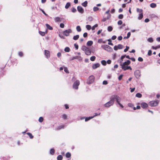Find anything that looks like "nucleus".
<instances>
[{
  "label": "nucleus",
  "mask_w": 160,
  "mask_h": 160,
  "mask_svg": "<svg viewBox=\"0 0 160 160\" xmlns=\"http://www.w3.org/2000/svg\"><path fill=\"white\" fill-rule=\"evenodd\" d=\"M137 11L138 12L140 13H143V10L142 9H140L138 8L137 9Z\"/></svg>",
  "instance_id": "26"
},
{
  "label": "nucleus",
  "mask_w": 160,
  "mask_h": 160,
  "mask_svg": "<svg viewBox=\"0 0 160 160\" xmlns=\"http://www.w3.org/2000/svg\"><path fill=\"white\" fill-rule=\"evenodd\" d=\"M39 33L41 36H44L46 32H44L39 31Z\"/></svg>",
  "instance_id": "23"
},
{
  "label": "nucleus",
  "mask_w": 160,
  "mask_h": 160,
  "mask_svg": "<svg viewBox=\"0 0 160 160\" xmlns=\"http://www.w3.org/2000/svg\"><path fill=\"white\" fill-rule=\"evenodd\" d=\"M112 97L113 98V101H114V99H115L117 103L121 108H122L124 107L120 103L121 99L118 96L115 95H112Z\"/></svg>",
  "instance_id": "1"
},
{
  "label": "nucleus",
  "mask_w": 160,
  "mask_h": 160,
  "mask_svg": "<svg viewBox=\"0 0 160 160\" xmlns=\"http://www.w3.org/2000/svg\"><path fill=\"white\" fill-rule=\"evenodd\" d=\"M93 10L94 12L97 11L99 10V8L96 7H95L93 8Z\"/></svg>",
  "instance_id": "43"
},
{
  "label": "nucleus",
  "mask_w": 160,
  "mask_h": 160,
  "mask_svg": "<svg viewBox=\"0 0 160 160\" xmlns=\"http://www.w3.org/2000/svg\"><path fill=\"white\" fill-rule=\"evenodd\" d=\"M156 4L154 3H151L150 5V7L152 8H155L156 7Z\"/></svg>",
  "instance_id": "22"
},
{
  "label": "nucleus",
  "mask_w": 160,
  "mask_h": 160,
  "mask_svg": "<svg viewBox=\"0 0 160 160\" xmlns=\"http://www.w3.org/2000/svg\"><path fill=\"white\" fill-rule=\"evenodd\" d=\"M141 107L143 108H146L148 107V104L144 102H142L141 103Z\"/></svg>",
  "instance_id": "11"
},
{
  "label": "nucleus",
  "mask_w": 160,
  "mask_h": 160,
  "mask_svg": "<svg viewBox=\"0 0 160 160\" xmlns=\"http://www.w3.org/2000/svg\"><path fill=\"white\" fill-rule=\"evenodd\" d=\"M148 41L149 42H152L153 41V39H152V38H149L148 39Z\"/></svg>",
  "instance_id": "48"
},
{
  "label": "nucleus",
  "mask_w": 160,
  "mask_h": 160,
  "mask_svg": "<svg viewBox=\"0 0 160 160\" xmlns=\"http://www.w3.org/2000/svg\"><path fill=\"white\" fill-rule=\"evenodd\" d=\"M62 118L64 119H67V116L66 114H64L62 115Z\"/></svg>",
  "instance_id": "46"
},
{
  "label": "nucleus",
  "mask_w": 160,
  "mask_h": 160,
  "mask_svg": "<svg viewBox=\"0 0 160 160\" xmlns=\"http://www.w3.org/2000/svg\"><path fill=\"white\" fill-rule=\"evenodd\" d=\"M82 49L85 52V54L87 55H90L91 53L90 49L85 46L82 47Z\"/></svg>",
  "instance_id": "2"
},
{
  "label": "nucleus",
  "mask_w": 160,
  "mask_h": 160,
  "mask_svg": "<svg viewBox=\"0 0 160 160\" xmlns=\"http://www.w3.org/2000/svg\"><path fill=\"white\" fill-rule=\"evenodd\" d=\"M143 17V13H139L138 18L139 20L141 19Z\"/></svg>",
  "instance_id": "17"
},
{
  "label": "nucleus",
  "mask_w": 160,
  "mask_h": 160,
  "mask_svg": "<svg viewBox=\"0 0 160 160\" xmlns=\"http://www.w3.org/2000/svg\"><path fill=\"white\" fill-rule=\"evenodd\" d=\"M70 48L68 47H66L64 49L65 51L66 52H69L70 51Z\"/></svg>",
  "instance_id": "33"
},
{
  "label": "nucleus",
  "mask_w": 160,
  "mask_h": 160,
  "mask_svg": "<svg viewBox=\"0 0 160 160\" xmlns=\"http://www.w3.org/2000/svg\"><path fill=\"white\" fill-rule=\"evenodd\" d=\"M130 35H131V33L130 32H128L127 33V37H124L123 38L124 39H126V38H128L130 37Z\"/></svg>",
  "instance_id": "28"
},
{
  "label": "nucleus",
  "mask_w": 160,
  "mask_h": 160,
  "mask_svg": "<svg viewBox=\"0 0 160 160\" xmlns=\"http://www.w3.org/2000/svg\"><path fill=\"white\" fill-rule=\"evenodd\" d=\"M46 26L48 29L50 30H52L53 29L48 24H46Z\"/></svg>",
  "instance_id": "16"
},
{
  "label": "nucleus",
  "mask_w": 160,
  "mask_h": 160,
  "mask_svg": "<svg viewBox=\"0 0 160 160\" xmlns=\"http://www.w3.org/2000/svg\"><path fill=\"white\" fill-rule=\"evenodd\" d=\"M55 153V150L53 148H52L50 150V153L51 155H53Z\"/></svg>",
  "instance_id": "21"
},
{
  "label": "nucleus",
  "mask_w": 160,
  "mask_h": 160,
  "mask_svg": "<svg viewBox=\"0 0 160 160\" xmlns=\"http://www.w3.org/2000/svg\"><path fill=\"white\" fill-rule=\"evenodd\" d=\"M134 75L136 78H139L141 76V73L140 71L139 70L135 71L134 72Z\"/></svg>",
  "instance_id": "9"
},
{
  "label": "nucleus",
  "mask_w": 160,
  "mask_h": 160,
  "mask_svg": "<svg viewBox=\"0 0 160 160\" xmlns=\"http://www.w3.org/2000/svg\"><path fill=\"white\" fill-rule=\"evenodd\" d=\"M117 38V37L116 36H115V35H114L113 36H112V40H115V39Z\"/></svg>",
  "instance_id": "59"
},
{
  "label": "nucleus",
  "mask_w": 160,
  "mask_h": 160,
  "mask_svg": "<svg viewBox=\"0 0 160 160\" xmlns=\"http://www.w3.org/2000/svg\"><path fill=\"white\" fill-rule=\"evenodd\" d=\"M86 28L88 30H90L91 28V27L90 25H87L86 26Z\"/></svg>",
  "instance_id": "36"
},
{
  "label": "nucleus",
  "mask_w": 160,
  "mask_h": 160,
  "mask_svg": "<svg viewBox=\"0 0 160 160\" xmlns=\"http://www.w3.org/2000/svg\"><path fill=\"white\" fill-rule=\"evenodd\" d=\"M78 11L81 13H83L84 12V10L82 7L81 6H78L77 7Z\"/></svg>",
  "instance_id": "10"
},
{
  "label": "nucleus",
  "mask_w": 160,
  "mask_h": 160,
  "mask_svg": "<svg viewBox=\"0 0 160 160\" xmlns=\"http://www.w3.org/2000/svg\"><path fill=\"white\" fill-rule=\"evenodd\" d=\"M43 118L42 117H40L39 118L38 121L40 122H42L43 121Z\"/></svg>",
  "instance_id": "42"
},
{
  "label": "nucleus",
  "mask_w": 160,
  "mask_h": 160,
  "mask_svg": "<svg viewBox=\"0 0 160 160\" xmlns=\"http://www.w3.org/2000/svg\"><path fill=\"white\" fill-rule=\"evenodd\" d=\"M112 28L111 26H109L108 28V30L109 32H111L112 30Z\"/></svg>",
  "instance_id": "38"
},
{
  "label": "nucleus",
  "mask_w": 160,
  "mask_h": 160,
  "mask_svg": "<svg viewBox=\"0 0 160 160\" xmlns=\"http://www.w3.org/2000/svg\"><path fill=\"white\" fill-rule=\"evenodd\" d=\"M72 32V30L71 29H68L64 31L63 32V34L65 36H69L70 33H71Z\"/></svg>",
  "instance_id": "8"
},
{
  "label": "nucleus",
  "mask_w": 160,
  "mask_h": 160,
  "mask_svg": "<svg viewBox=\"0 0 160 160\" xmlns=\"http://www.w3.org/2000/svg\"><path fill=\"white\" fill-rule=\"evenodd\" d=\"M158 101L156 100L155 101H152L150 102L149 103V104L151 107H156L158 105Z\"/></svg>",
  "instance_id": "4"
},
{
  "label": "nucleus",
  "mask_w": 160,
  "mask_h": 160,
  "mask_svg": "<svg viewBox=\"0 0 160 160\" xmlns=\"http://www.w3.org/2000/svg\"><path fill=\"white\" fill-rule=\"evenodd\" d=\"M70 5H71L70 2H67L65 6V8L66 9H68L70 6Z\"/></svg>",
  "instance_id": "24"
},
{
  "label": "nucleus",
  "mask_w": 160,
  "mask_h": 160,
  "mask_svg": "<svg viewBox=\"0 0 160 160\" xmlns=\"http://www.w3.org/2000/svg\"><path fill=\"white\" fill-rule=\"evenodd\" d=\"M128 107H131V108H132L134 106V105L132 103H128Z\"/></svg>",
  "instance_id": "35"
},
{
  "label": "nucleus",
  "mask_w": 160,
  "mask_h": 160,
  "mask_svg": "<svg viewBox=\"0 0 160 160\" xmlns=\"http://www.w3.org/2000/svg\"><path fill=\"white\" fill-rule=\"evenodd\" d=\"M60 26L61 28H63L64 27V25L63 23H61L60 24Z\"/></svg>",
  "instance_id": "56"
},
{
  "label": "nucleus",
  "mask_w": 160,
  "mask_h": 160,
  "mask_svg": "<svg viewBox=\"0 0 160 160\" xmlns=\"http://www.w3.org/2000/svg\"><path fill=\"white\" fill-rule=\"evenodd\" d=\"M138 60L140 62H142L143 61V59L142 58L139 57L138 58Z\"/></svg>",
  "instance_id": "52"
},
{
  "label": "nucleus",
  "mask_w": 160,
  "mask_h": 160,
  "mask_svg": "<svg viewBox=\"0 0 160 160\" xmlns=\"http://www.w3.org/2000/svg\"><path fill=\"white\" fill-rule=\"evenodd\" d=\"M93 44V42L92 41H88L87 43V44L88 46H91Z\"/></svg>",
  "instance_id": "15"
},
{
  "label": "nucleus",
  "mask_w": 160,
  "mask_h": 160,
  "mask_svg": "<svg viewBox=\"0 0 160 160\" xmlns=\"http://www.w3.org/2000/svg\"><path fill=\"white\" fill-rule=\"evenodd\" d=\"M74 46L76 49H78V45L76 44H74Z\"/></svg>",
  "instance_id": "63"
},
{
  "label": "nucleus",
  "mask_w": 160,
  "mask_h": 160,
  "mask_svg": "<svg viewBox=\"0 0 160 160\" xmlns=\"http://www.w3.org/2000/svg\"><path fill=\"white\" fill-rule=\"evenodd\" d=\"M80 84V82L78 80H77L73 83V88L78 89V86Z\"/></svg>",
  "instance_id": "6"
},
{
  "label": "nucleus",
  "mask_w": 160,
  "mask_h": 160,
  "mask_svg": "<svg viewBox=\"0 0 160 160\" xmlns=\"http://www.w3.org/2000/svg\"><path fill=\"white\" fill-rule=\"evenodd\" d=\"M95 58H96V57L94 56H93L91 57L90 58V59L91 61H93L95 60Z\"/></svg>",
  "instance_id": "37"
},
{
  "label": "nucleus",
  "mask_w": 160,
  "mask_h": 160,
  "mask_svg": "<svg viewBox=\"0 0 160 160\" xmlns=\"http://www.w3.org/2000/svg\"><path fill=\"white\" fill-rule=\"evenodd\" d=\"M130 89H131V92H133L135 89V88H130Z\"/></svg>",
  "instance_id": "64"
},
{
  "label": "nucleus",
  "mask_w": 160,
  "mask_h": 160,
  "mask_svg": "<svg viewBox=\"0 0 160 160\" xmlns=\"http://www.w3.org/2000/svg\"><path fill=\"white\" fill-rule=\"evenodd\" d=\"M136 96L138 98H141L142 97V95L139 93H138L136 94Z\"/></svg>",
  "instance_id": "25"
},
{
  "label": "nucleus",
  "mask_w": 160,
  "mask_h": 160,
  "mask_svg": "<svg viewBox=\"0 0 160 160\" xmlns=\"http://www.w3.org/2000/svg\"><path fill=\"white\" fill-rule=\"evenodd\" d=\"M44 53L47 58H48L50 57V53L49 51L45 50Z\"/></svg>",
  "instance_id": "12"
},
{
  "label": "nucleus",
  "mask_w": 160,
  "mask_h": 160,
  "mask_svg": "<svg viewBox=\"0 0 160 160\" xmlns=\"http://www.w3.org/2000/svg\"><path fill=\"white\" fill-rule=\"evenodd\" d=\"M66 156L67 158H69L71 157V154L69 152H68L66 153Z\"/></svg>",
  "instance_id": "29"
},
{
  "label": "nucleus",
  "mask_w": 160,
  "mask_h": 160,
  "mask_svg": "<svg viewBox=\"0 0 160 160\" xmlns=\"http://www.w3.org/2000/svg\"><path fill=\"white\" fill-rule=\"evenodd\" d=\"M121 66H122V68L125 71L126 69H125L127 68V66H123V65L121 64Z\"/></svg>",
  "instance_id": "44"
},
{
  "label": "nucleus",
  "mask_w": 160,
  "mask_h": 160,
  "mask_svg": "<svg viewBox=\"0 0 160 160\" xmlns=\"http://www.w3.org/2000/svg\"><path fill=\"white\" fill-rule=\"evenodd\" d=\"M62 157L61 155H59L57 157L58 160H62Z\"/></svg>",
  "instance_id": "34"
},
{
  "label": "nucleus",
  "mask_w": 160,
  "mask_h": 160,
  "mask_svg": "<svg viewBox=\"0 0 160 160\" xmlns=\"http://www.w3.org/2000/svg\"><path fill=\"white\" fill-rule=\"evenodd\" d=\"M88 2L87 1H85L84 2H83L82 5V6L84 7H86L87 6Z\"/></svg>",
  "instance_id": "19"
},
{
  "label": "nucleus",
  "mask_w": 160,
  "mask_h": 160,
  "mask_svg": "<svg viewBox=\"0 0 160 160\" xmlns=\"http://www.w3.org/2000/svg\"><path fill=\"white\" fill-rule=\"evenodd\" d=\"M130 61L129 60H127V61L124 62L123 64H121V65H123V66L128 65L130 63Z\"/></svg>",
  "instance_id": "14"
},
{
  "label": "nucleus",
  "mask_w": 160,
  "mask_h": 160,
  "mask_svg": "<svg viewBox=\"0 0 160 160\" xmlns=\"http://www.w3.org/2000/svg\"><path fill=\"white\" fill-rule=\"evenodd\" d=\"M76 29L77 30L78 32H80L81 31V28L79 26H78L77 27Z\"/></svg>",
  "instance_id": "32"
},
{
  "label": "nucleus",
  "mask_w": 160,
  "mask_h": 160,
  "mask_svg": "<svg viewBox=\"0 0 160 160\" xmlns=\"http://www.w3.org/2000/svg\"><path fill=\"white\" fill-rule=\"evenodd\" d=\"M98 26V24H96L93 26L92 28V30H94L95 28Z\"/></svg>",
  "instance_id": "41"
},
{
  "label": "nucleus",
  "mask_w": 160,
  "mask_h": 160,
  "mask_svg": "<svg viewBox=\"0 0 160 160\" xmlns=\"http://www.w3.org/2000/svg\"><path fill=\"white\" fill-rule=\"evenodd\" d=\"M114 101H113V98L111 96L110 98V100L108 102L104 104V106L106 107H109L110 106L112 105L114 103Z\"/></svg>",
  "instance_id": "3"
},
{
  "label": "nucleus",
  "mask_w": 160,
  "mask_h": 160,
  "mask_svg": "<svg viewBox=\"0 0 160 160\" xmlns=\"http://www.w3.org/2000/svg\"><path fill=\"white\" fill-rule=\"evenodd\" d=\"M54 19L55 22H60L61 21L60 18L58 17H56Z\"/></svg>",
  "instance_id": "18"
},
{
  "label": "nucleus",
  "mask_w": 160,
  "mask_h": 160,
  "mask_svg": "<svg viewBox=\"0 0 160 160\" xmlns=\"http://www.w3.org/2000/svg\"><path fill=\"white\" fill-rule=\"evenodd\" d=\"M27 134L29 136L30 138L32 139L33 138V136L31 133L30 132H28Z\"/></svg>",
  "instance_id": "30"
},
{
  "label": "nucleus",
  "mask_w": 160,
  "mask_h": 160,
  "mask_svg": "<svg viewBox=\"0 0 160 160\" xmlns=\"http://www.w3.org/2000/svg\"><path fill=\"white\" fill-rule=\"evenodd\" d=\"M129 49V47L128 46H126V48L124 49V51L125 52H126Z\"/></svg>",
  "instance_id": "49"
},
{
  "label": "nucleus",
  "mask_w": 160,
  "mask_h": 160,
  "mask_svg": "<svg viewBox=\"0 0 160 160\" xmlns=\"http://www.w3.org/2000/svg\"><path fill=\"white\" fill-rule=\"evenodd\" d=\"M79 36L78 35L74 36L73 37V39L75 40H78L79 38Z\"/></svg>",
  "instance_id": "20"
},
{
  "label": "nucleus",
  "mask_w": 160,
  "mask_h": 160,
  "mask_svg": "<svg viewBox=\"0 0 160 160\" xmlns=\"http://www.w3.org/2000/svg\"><path fill=\"white\" fill-rule=\"evenodd\" d=\"M93 118V117H90L88 118H85V121H87L89 120H90L92 118Z\"/></svg>",
  "instance_id": "40"
},
{
  "label": "nucleus",
  "mask_w": 160,
  "mask_h": 160,
  "mask_svg": "<svg viewBox=\"0 0 160 160\" xmlns=\"http://www.w3.org/2000/svg\"><path fill=\"white\" fill-rule=\"evenodd\" d=\"M18 55L20 57H22L23 56V53L21 52H18Z\"/></svg>",
  "instance_id": "55"
},
{
  "label": "nucleus",
  "mask_w": 160,
  "mask_h": 160,
  "mask_svg": "<svg viewBox=\"0 0 160 160\" xmlns=\"http://www.w3.org/2000/svg\"><path fill=\"white\" fill-rule=\"evenodd\" d=\"M88 36V33L87 32H85L83 34V36L84 38H86Z\"/></svg>",
  "instance_id": "57"
},
{
  "label": "nucleus",
  "mask_w": 160,
  "mask_h": 160,
  "mask_svg": "<svg viewBox=\"0 0 160 160\" xmlns=\"http://www.w3.org/2000/svg\"><path fill=\"white\" fill-rule=\"evenodd\" d=\"M64 125H61L60 126L58 127L57 128V130H59L60 129L64 128Z\"/></svg>",
  "instance_id": "31"
},
{
  "label": "nucleus",
  "mask_w": 160,
  "mask_h": 160,
  "mask_svg": "<svg viewBox=\"0 0 160 160\" xmlns=\"http://www.w3.org/2000/svg\"><path fill=\"white\" fill-rule=\"evenodd\" d=\"M122 77H123V75H120L119 77H118V79L119 80H121L122 78Z\"/></svg>",
  "instance_id": "54"
},
{
  "label": "nucleus",
  "mask_w": 160,
  "mask_h": 160,
  "mask_svg": "<svg viewBox=\"0 0 160 160\" xmlns=\"http://www.w3.org/2000/svg\"><path fill=\"white\" fill-rule=\"evenodd\" d=\"M64 71L67 73H69V72L67 68H64Z\"/></svg>",
  "instance_id": "53"
},
{
  "label": "nucleus",
  "mask_w": 160,
  "mask_h": 160,
  "mask_svg": "<svg viewBox=\"0 0 160 160\" xmlns=\"http://www.w3.org/2000/svg\"><path fill=\"white\" fill-rule=\"evenodd\" d=\"M122 37L121 36H120L118 38V40L119 41L121 40L122 39Z\"/></svg>",
  "instance_id": "60"
},
{
  "label": "nucleus",
  "mask_w": 160,
  "mask_h": 160,
  "mask_svg": "<svg viewBox=\"0 0 160 160\" xmlns=\"http://www.w3.org/2000/svg\"><path fill=\"white\" fill-rule=\"evenodd\" d=\"M78 58V56H77L75 57H73L72 58L71 60H73L75 59H77Z\"/></svg>",
  "instance_id": "62"
},
{
  "label": "nucleus",
  "mask_w": 160,
  "mask_h": 160,
  "mask_svg": "<svg viewBox=\"0 0 160 160\" xmlns=\"http://www.w3.org/2000/svg\"><path fill=\"white\" fill-rule=\"evenodd\" d=\"M102 83L103 84L106 85L108 84V82L107 81L105 80Z\"/></svg>",
  "instance_id": "61"
},
{
  "label": "nucleus",
  "mask_w": 160,
  "mask_h": 160,
  "mask_svg": "<svg viewBox=\"0 0 160 160\" xmlns=\"http://www.w3.org/2000/svg\"><path fill=\"white\" fill-rule=\"evenodd\" d=\"M95 77L94 76L91 75L90 76L87 81V83L88 84H91L94 81Z\"/></svg>",
  "instance_id": "7"
},
{
  "label": "nucleus",
  "mask_w": 160,
  "mask_h": 160,
  "mask_svg": "<svg viewBox=\"0 0 160 160\" xmlns=\"http://www.w3.org/2000/svg\"><path fill=\"white\" fill-rule=\"evenodd\" d=\"M126 55H123L121 57V62H122L123 61V59L125 57Z\"/></svg>",
  "instance_id": "47"
},
{
  "label": "nucleus",
  "mask_w": 160,
  "mask_h": 160,
  "mask_svg": "<svg viewBox=\"0 0 160 160\" xmlns=\"http://www.w3.org/2000/svg\"><path fill=\"white\" fill-rule=\"evenodd\" d=\"M100 66V64L98 63H97L93 65L92 68L93 69H95Z\"/></svg>",
  "instance_id": "13"
},
{
  "label": "nucleus",
  "mask_w": 160,
  "mask_h": 160,
  "mask_svg": "<svg viewBox=\"0 0 160 160\" xmlns=\"http://www.w3.org/2000/svg\"><path fill=\"white\" fill-rule=\"evenodd\" d=\"M101 48L110 51L112 50V48L107 45H103L101 46Z\"/></svg>",
  "instance_id": "5"
},
{
  "label": "nucleus",
  "mask_w": 160,
  "mask_h": 160,
  "mask_svg": "<svg viewBox=\"0 0 160 160\" xmlns=\"http://www.w3.org/2000/svg\"><path fill=\"white\" fill-rule=\"evenodd\" d=\"M76 11V9L75 8H73L72 9V11L73 12H75Z\"/></svg>",
  "instance_id": "58"
},
{
  "label": "nucleus",
  "mask_w": 160,
  "mask_h": 160,
  "mask_svg": "<svg viewBox=\"0 0 160 160\" xmlns=\"http://www.w3.org/2000/svg\"><path fill=\"white\" fill-rule=\"evenodd\" d=\"M103 66H106L107 64V62L106 61L102 60L101 62Z\"/></svg>",
  "instance_id": "27"
},
{
  "label": "nucleus",
  "mask_w": 160,
  "mask_h": 160,
  "mask_svg": "<svg viewBox=\"0 0 160 160\" xmlns=\"http://www.w3.org/2000/svg\"><path fill=\"white\" fill-rule=\"evenodd\" d=\"M123 17V15L122 14H121L119 15L118 18L119 19H122Z\"/></svg>",
  "instance_id": "45"
},
{
  "label": "nucleus",
  "mask_w": 160,
  "mask_h": 160,
  "mask_svg": "<svg viewBox=\"0 0 160 160\" xmlns=\"http://www.w3.org/2000/svg\"><path fill=\"white\" fill-rule=\"evenodd\" d=\"M118 48L119 49H122L123 48V46L121 44H118Z\"/></svg>",
  "instance_id": "39"
},
{
  "label": "nucleus",
  "mask_w": 160,
  "mask_h": 160,
  "mask_svg": "<svg viewBox=\"0 0 160 160\" xmlns=\"http://www.w3.org/2000/svg\"><path fill=\"white\" fill-rule=\"evenodd\" d=\"M122 20H119L118 22V25H121V24H122Z\"/></svg>",
  "instance_id": "51"
},
{
  "label": "nucleus",
  "mask_w": 160,
  "mask_h": 160,
  "mask_svg": "<svg viewBox=\"0 0 160 160\" xmlns=\"http://www.w3.org/2000/svg\"><path fill=\"white\" fill-rule=\"evenodd\" d=\"M152 51L151 50H149L148 51V56H151L152 54Z\"/></svg>",
  "instance_id": "50"
}]
</instances>
